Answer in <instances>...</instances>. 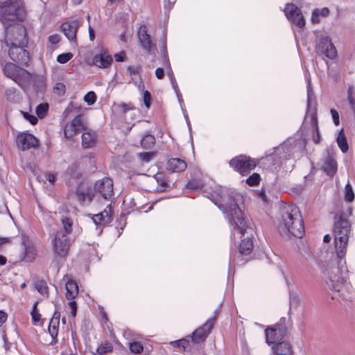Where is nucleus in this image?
Segmentation results:
<instances>
[{"mask_svg": "<svg viewBox=\"0 0 355 355\" xmlns=\"http://www.w3.org/2000/svg\"><path fill=\"white\" fill-rule=\"evenodd\" d=\"M215 194L216 196L211 194V201L223 211L234 229L244 234L249 226L244 213L239 206V202H242L243 196L239 193H224L221 188L216 191Z\"/></svg>", "mask_w": 355, "mask_h": 355, "instance_id": "obj_1", "label": "nucleus"}, {"mask_svg": "<svg viewBox=\"0 0 355 355\" xmlns=\"http://www.w3.org/2000/svg\"><path fill=\"white\" fill-rule=\"evenodd\" d=\"M278 231L282 236H293L302 238L304 234V225L299 208L293 205L284 207L282 211V220Z\"/></svg>", "mask_w": 355, "mask_h": 355, "instance_id": "obj_2", "label": "nucleus"}, {"mask_svg": "<svg viewBox=\"0 0 355 355\" xmlns=\"http://www.w3.org/2000/svg\"><path fill=\"white\" fill-rule=\"evenodd\" d=\"M350 230L351 225L349 220L343 216H340L334 223V243L337 256L340 259L345 256Z\"/></svg>", "mask_w": 355, "mask_h": 355, "instance_id": "obj_3", "label": "nucleus"}, {"mask_svg": "<svg viewBox=\"0 0 355 355\" xmlns=\"http://www.w3.org/2000/svg\"><path fill=\"white\" fill-rule=\"evenodd\" d=\"M17 32L20 37H16L15 41L10 42L9 55L16 63L26 64L29 62L28 52L24 49L28 43L26 29L24 26H19L17 28Z\"/></svg>", "mask_w": 355, "mask_h": 355, "instance_id": "obj_4", "label": "nucleus"}, {"mask_svg": "<svg viewBox=\"0 0 355 355\" xmlns=\"http://www.w3.org/2000/svg\"><path fill=\"white\" fill-rule=\"evenodd\" d=\"M24 12V10L20 0H8L0 2V20L6 26H10L11 22L18 19L21 20Z\"/></svg>", "mask_w": 355, "mask_h": 355, "instance_id": "obj_5", "label": "nucleus"}, {"mask_svg": "<svg viewBox=\"0 0 355 355\" xmlns=\"http://www.w3.org/2000/svg\"><path fill=\"white\" fill-rule=\"evenodd\" d=\"M288 334L286 326V318H282L280 321L265 329L266 343L269 345L275 344L282 340Z\"/></svg>", "mask_w": 355, "mask_h": 355, "instance_id": "obj_6", "label": "nucleus"}, {"mask_svg": "<svg viewBox=\"0 0 355 355\" xmlns=\"http://www.w3.org/2000/svg\"><path fill=\"white\" fill-rule=\"evenodd\" d=\"M230 164L242 175H246L255 168L257 162L249 157L240 155L232 159Z\"/></svg>", "mask_w": 355, "mask_h": 355, "instance_id": "obj_7", "label": "nucleus"}, {"mask_svg": "<svg viewBox=\"0 0 355 355\" xmlns=\"http://www.w3.org/2000/svg\"><path fill=\"white\" fill-rule=\"evenodd\" d=\"M54 252L61 257H66L68 254L70 243L68 236L64 231L58 232L53 241Z\"/></svg>", "mask_w": 355, "mask_h": 355, "instance_id": "obj_8", "label": "nucleus"}, {"mask_svg": "<svg viewBox=\"0 0 355 355\" xmlns=\"http://www.w3.org/2000/svg\"><path fill=\"white\" fill-rule=\"evenodd\" d=\"M94 189L96 193H98L105 200H110L114 195L113 181L105 177L95 182Z\"/></svg>", "mask_w": 355, "mask_h": 355, "instance_id": "obj_9", "label": "nucleus"}, {"mask_svg": "<svg viewBox=\"0 0 355 355\" xmlns=\"http://www.w3.org/2000/svg\"><path fill=\"white\" fill-rule=\"evenodd\" d=\"M218 313L208 320L202 326L198 328L191 335L192 342L194 343H200L205 340L208 335L210 334L216 320Z\"/></svg>", "mask_w": 355, "mask_h": 355, "instance_id": "obj_10", "label": "nucleus"}, {"mask_svg": "<svg viewBox=\"0 0 355 355\" xmlns=\"http://www.w3.org/2000/svg\"><path fill=\"white\" fill-rule=\"evenodd\" d=\"M284 12L288 19L300 28L305 26V19L300 8L293 3H288L284 9Z\"/></svg>", "mask_w": 355, "mask_h": 355, "instance_id": "obj_11", "label": "nucleus"}, {"mask_svg": "<svg viewBox=\"0 0 355 355\" xmlns=\"http://www.w3.org/2000/svg\"><path fill=\"white\" fill-rule=\"evenodd\" d=\"M137 36L140 44L149 54H154L157 50L156 45L153 43L150 35L148 34V28L146 26L141 25L137 31Z\"/></svg>", "mask_w": 355, "mask_h": 355, "instance_id": "obj_12", "label": "nucleus"}, {"mask_svg": "<svg viewBox=\"0 0 355 355\" xmlns=\"http://www.w3.org/2000/svg\"><path fill=\"white\" fill-rule=\"evenodd\" d=\"M81 130H85V126L83 122V116L78 114L74 117L70 124L65 125L64 134L65 137L71 138L78 134Z\"/></svg>", "mask_w": 355, "mask_h": 355, "instance_id": "obj_13", "label": "nucleus"}, {"mask_svg": "<svg viewBox=\"0 0 355 355\" xmlns=\"http://www.w3.org/2000/svg\"><path fill=\"white\" fill-rule=\"evenodd\" d=\"M317 51L329 59H334L337 55L336 47L328 37H324L320 40L317 45Z\"/></svg>", "mask_w": 355, "mask_h": 355, "instance_id": "obj_14", "label": "nucleus"}, {"mask_svg": "<svg viewBox=\"0 0 355 355\" xmlns=\"http://www.w3.org/2000/svg\"><path fill=\"white\" fill-rule=\"evenodd\" d=\"M317 51L329 59H334L337 55L336 47L328 37H324L320 40L317 45Z\"/></svg>", "mask_w": 355, "mask_h": 355, "instance_id": "obj_15", "label": "nucleus"}, {"mask_svg": "<svg viewBox=\"0 0 355 355\" xmlns=\"http://www.w3.org/2000/svg\"><path fill=\"white\" fill-rule=\"evenodd\" d=\"M79 27L80 23L78 20L67 21L61 25V31L69 41L77 44L76 33Z\"/></svg>", "mask_w": 355, "mask_h": 355, "instance_id": "obj_16", "label": "nucleus"}, {"mask_svg": "<svg viewBox=\"0 0 355 355\" xmlns=\"http://www.w3.org/2000/svg\"><path fill=\"white\" fill-rule=\"evenodd\" d=\"M17 142L19 148L22 150L36 148L39 144L37 139L30 133L19 134L17 137Z\"/></svg>", "mask_w": 355, "mask_h": 355, "instance_id": "obj_17", "label": "nucleus"}, {"mask_svg": "<svg viewBox=\"0 0 355 355\" xmlns=\"http://www.w3.org/2000/svg\"><path fill=\"white\" fill-rule=\"evenodd\" d=\"M113 211L111 205H108L103 211L92 215L94 223L98 225H105L112 220Z\"/></svg>", "mask_w": 355, "mask_h": 355, "instance_id": "obj_18", "label": "nucleus"}, {"mask_svg": "<svg viewBox=\"0 0 355 355\" xmlns=\"http://www.w3.org/2000/svg\"><path fill=\"white\" fill-rule=\"evenodd\" d=\"M187 167L186 162L180 158H171L166 164V169L171 173L184 171Z\"/></svg>", "mask_w": 355, "mask_h": 355, "instance_id": "obj_19", "label": "nucleus"}, {"mask_svg": "<svg viewBox=\"0 0 355 355\" xmlns=\"http://www.w3.org/2000/svg\"><path fill=\"white\" fill-rule=\"evenodd\" d=\"M322 169L330 177H333L337 172V162L329 153L324 160Z\"/></svg>", "mask_w": 355, "mask_h": 355, "instance_id": "obj_20", "label": "nucleus"}, {"mask_svg": "<svg viewBox=\"0 0 355 355\" xmlns=\"http://www.w3.org/2000/svg\"><path fill=\"white\" fill-rule=\"evenodd\" d=\"M277 343L272 347L275 355H293V347L289 342L280 340Z\"/></svg>", "mask_w": 355, "mask_h": 355, "instance_id": "obj_21", "label": "nucleus"}, {"mask_svg": "<svg viewBox=\"0 0 355 355\" xmlns=\"http://www.w3.org/2000/svg\"><path fill=\"white\" fill-rule=\"evenodd\" d=\"M112 58L106 52L96 55L93 58L94 64L100 68H107L112 62Z\"/></svg>", "mask_w": 355, "mask_h": 355, "instance_id": "obj_22", "label": "nucleus"}, {"mask_svg": "<svg viewBox=\"0 0 355 355\" xmlns=\"http://www.w3.org/2000/svg\"><path fill=\"white\" fill-rule=\"evenodd\" d=\"M22 244L24 247V254L22 260L26 262L33 261L36 255L35 250L33 245L29 244L28 239L25 236H23Z\"/></svg>", "mask_w": 355, "mask_h": 355, "instance_id": "obj_23", "label": "nucleus"}, {"mask_svg": "<svg viewBox=\"0 0 355 355\" xmlns=\"http://www.w3.org/2000/svg\"><path fill=\"white\" fill-rule=\"evenodd\" d=\"M84 132L82 135V145L85 148H91L96 141V134L91 130H83Z\"/></svg>", "mask_w": 355, "mask_h": 355, "instance_id": "obj_24", "label": "nucleus"}, {"mask_svg": "<svg viewBox=\"0 0 355 355\" xmlns=\"http://www.w3.org/2000/svg\"><path fill=\"white\" fill-rule=\"evenodd\" d=\"M66 288V297L67 299L71 300L76 298L78 295V286L77 283L74 280H69L65 285Z\"/></svg>", "mask_w": 355, "mask_h": 355, "instance_id": "obj_25", "label": "nucleus"}, {"mask_svg": "<svg viewBox=\"0 0 355 355\" xmlns=\"http://www.w3.org/2000/svg\"><path fill=\"white\" fill-rule=\"evenodd\" d=\"M76 196L78 200L82 202H85L86 199H87L88 202H91L94 198L95 193L92 191L85 190L81 186H80L77 189Z\"/></svg>", "mask_w": 355, "mask_h": 355, "instance_id": "obj_26", "label": "nucleus"}, {"mask_svg": "<svg viewBox=\"0 0 355 355\" xmlns=\"http://www.w3.org/2000/svg\"><path fill=\"white\" fill-rule=\"evenodd\" d=\"M254 244L252 239H243L240 243L239 252L244 255L250 254L253 250Z\"/></svg>", "mask_w": 355, "mask_h": 355, "instance_id": "obj_27", "label": "nucleus"}, {"mask_svg": "<svg viewBox=\"0 0 355 355\" xmlns=\"http://www.w3.org/2000/svg\"><path fill=\"white\" fill-rule=\"evenodd\" d=\"M336 141L338 144V147L341 150L343 153L347 152L349 149L348 142L347 137L345 135V132L343 129H341L339 132L338 135L336 139Z\"/></svg>", "mask_w": 355, "mask_h": 355, "instance_id": "obj_28", "label": "nucleus"}, {"mask_svg": "<svg viewBox=\"0 0 355 355\" xmlns=\"http://www.w3.org/2000/svg\"><path fill=\"white\" fill-rule=\"evenodd\" d=\"M310 117H311V123L313 125L314 131L315 132V135H314L313 136V141L315 144H318L320 140V132H319V127H318V118H317L316 113L315 112H313L311 114Z\"/></svg>", "mask_w": 355, "mask_h": 355, "instance_id": "obj_29", "label": "nucleus"}, {"mask_svg": "<svg viewBox=\"0 0 355 355\" xmlns=\"http://www.w3.org/2000/svg\"><path fill=\"white\" fill-rule=\"evenodd\" d=\"M59 322L55 320H51L49 325V332L53 339L51 344L55 343L57 342V336L58 334Z\"/></svg>", "mask_w": 355, "mask_h": 355, "instance_id": "obj_30", "label": "nucleus"}, {"mask_svg": "<svg viewBox=\"0 0 355 355\" xmlns=\"http://www.w3.org/2000/svg\"><path fill=\"white\" fill-rule=\"evenodd\" d=\"M155 143V138L150 134L145 135L141 140V146L145 149H150Z\"/></svg>", "mask_w": 355, "mask_h": 355, "instance_id": "obj_31", "label": "nucleus"}, {"mask_svg": "<svg viewBox=\"0 0 355 355\" xmlns=\"http://www.w3.org/2000/svg\"><path fill=\"white\" fill-rule=\"evenodd\" d=\"M35 287L42 295L49 296V288L46 282L44 279H37L35 282Z\"/></svg>", "mask_w": 355, "mask_h": 355, "instance_id": "obj_32", "label": "nucleus"}, {"mask_svg": "<svg viewBox=\"0 0 355 355\" xmlns=\"http://www.w3.org/2000/svg\"><path fill=\"white\" fill-rule=\"evenodd\" d=\"M3 73L6 76L15 80L16 65L8 63L3 68Z\"/></svg>", "mask_w": 355, "mask_h": 355, "instance_id": "obj_33", "label": "nucleus"}, {"mask_svg": "<svg viewBox=\"0 0 355 355\" xmlns=\"http://www.w3.org/2000/svg\"><path fill=\"white\" fill-rule=\"evenodd\" d=\"M17 89L15 87L8 88L5 91V95L8 101L17 102L19 99V96L17 94Z\"/></svg>", "mask_w": 355, "mask_h": 355, "instance_id": "obj_34", "label": "nucleus"}, {"mask_svg": "<svg viewBox=\"0 0 355 355\" xmlns=\"http://www.w3.org/2000/svg\"><path fill=\"white\" fill-rule=\"evenodd\" d=\"M344 198L345 201L348 202H352L354 200V193L349 182L345 186Z\"/></svg>", "mask_w": 355, "mask_h": 355, "instance_id": "obj_35", "label": "nucleus"}, {"mask_svg": "<svg viewBox=\"0 0 355 355\" xmlns=\"http://www.w3.org/2000/svg\"><path fill=\"white\" fill-rule=\"evenodd\" d=\"M154 179L160 186V190L164 191L167 187V182L165 178V175L162 173H157L153 176Z\"/></svg>", "mask_w": 355, "mask_h": 355, "instance_id": "obj_36", "label": "nucleus"}, {"mask_svg": "<svg viewBox=\"0 0 355 355\" xmlns=\"http://www.w3.org/2000/svg\"><path fill=\"white\" fill-rule=\"evenodd\" d=\"M171 344L179 348H182L183 351H189L191 349L189 341L187 339H180L171 342Z\"/></svg>", "mask_w": 355, "mask_h": 355, "instance_id": "obj_37", "label": "nucleus"}, {"mask_svg": "<svg viewBox=\"0 0 355 355\" xmlns=\"http://www.w3.org/2000/svg\"><path fill=\"white\" fill-rule=\"evenodd\" d=\"M129 348L134 354H140L144 350V346L140 342L133 341L129 343Z\"/></svg>", "mask_w": 355, "mask_h": 355, "instance_id": "obj_38", "label": "nucleus"}, {"mask_svg": "<svg viewBox=\"0 0 355 355\" xmlns=\"http://www.w3.org/2000/svg\"><path fill=\"white\" fill-rule=\"evenodd\" d=\"M113 350V346L108 342L101 344L96 349L99 355H103L105 353L110 352Z\"/></svg>", "mask_w": 355, "mask_h": 355, "instance_id": "obj_39", "label": "nucleus"}, {"mask_svg": "<svg viewBox=\"0 0 355 355\" xmlns=\"http://www.w3.org/2000/svg\"><path fill=\"white\" fill-rule=\"evenodd\" d=\"M49 110L48 103H41L36 107V114L40 118H43Z\"/></svg>", "mask_w": 355, "mask_h": 355, "instance_id": "obj_40", "label": "nucleus"}, {"mask_svg": "<svg viewBox=\"0 0 355 355\" xmlns=\"http://www.w3.org/2000/svg\"><path fill=\"white\" fill-rule=\"evenodd\" d=\"M260 180L261 178L259 174L254 173L246 180V183L250 187H254L258 185Z\"/></svg>", "mask_w": 355, "mask_h": 355, "instance_id": "obj_41", "label": "nucleus"}, {"mask_svg": "<svg viewBox=\"0 0 355 355\" xmlns=\"http://www.w3.org/2000/svg\"><path fill=\"white\" fill-rule=\"evenodd\" d=\"M62 223L64 228L62 231L68 236L72 231V222L69 218H66L62 220Z\"/></svg>", "mask_w": 355, "mask_h": 355, "instance_id": "obj_42", "label": "nucleus"}, {"mask_svg": "<svg viewBox=\"0 0 355 355\" xmlns=\"http://www.w3.org/2000/svg\"><path fill=\"white\" fill-rule=\"evenodd\" d=\"M84 101L89 105H93L96 101V95L94 92H87L84 96Z\"/></svg>", "mask_w": 355, "mask_h": 355, "instance_id": "obj_43", "label": "nucleus"}, {"mask_svg": "<svg viewBox=\"0 0 355 355\" xmlns=\"http://www.w3.org/2000/svg\"><path fill=\"white\" fill-rule=\"evenodd\" d=\"M73 57V54L71 53H62L58 55L57 61L60 64H64L70 60Z\"/></svg>", "mask_w": 355, "mask_h": 355, "instance_id": "obj_44", "label": "nucleus"}, {"mask_svg": "<svg viewBox=\"0 0 355 355\" xmlns=\"http://www.w3.org/2000/svg\"><path fill=\"white\" fill-rule=\"evenodd\" d=\"M37 304L38 303L36 302L34 303L33 306V309L31 311L32 320L34 322H37L40 320L41 315L40 314L37 310Z\"/></svg>", "mask_w": 355, "mask_h": 355, "instance_id": "obj_45", "label": "nucleus"}, {"mask_svg": "<svg viewBox=\"0 0 355 355\" xmlns=\"http://www.w3.org/2000/svg\"><path fill=\"white\" fill-rule=\"evenodd\" d=\"M155 155L154 152H145L139 154V158L144 162H148Z\"/></svg>", "mask_w": 355, "mask_h": 355, "instance_id": "obj_46", "label": "nucleus"}, {"mask_svg": "<svg viewBox=\"0 0 355 355\" xmlns=\"http://www.w3.org/2000/svg\"><path fill=\"white\" fill-rule=\"evenodd\" d=\"M53 92L59 96L65 93V85L62 83H57L53 87Z\"/></svg>", "mask_w": 355, "mask_h": 355, "instance_id": "obj_47", "label": "nucleus"}, {"mask_svg": "<svg viewBox=\"0 0 355 355\" xmlns=\"http://www.w3.org/2000/svg\"><path fill=\"white\" fill-rule=\"evenodd\" d=\"M202 186V184L199 181L191 180L187 184L186 188L189 190L194 191L200 189Z\"/></svg>", "mask_w": 355, "mask_h": 355, "instance_id": "obj_48", "label": "nucleus"}, {"mask_svg": "<svg viewBox=\"0 0 355 355\" xmlns=\"http://www.w3.org/2000/svg\"><path fill=\"white\" fill-rule=\"evenodd\" d=\"M143 100L145 107L149 108L150 107L151 94L148 91L146 90L144 92Z\"/></svg>", "mask_w": 355, "mask_h": 355, "instance_id": "obj_49", "label": "nucleus"}, {"mask_svg": "<svg viewBox=\"0 0 355 355\" xmlns=\"http://www.w3.org/2000/svg\"><path fill=\"white\" fill-rule=\"evenodd\" d=\"M140 69L139 66H129L127 68V71L130 76H135L139 73Z\"/></svg>", "mask_w": 355, "mask_h": 355, "instance_id": "obj_50", "label": "nucleus"}, {"mask_svg": "<svg viewBox=\"0 0 355 355\" xmlns=\"http://www.w3.org/2000/svg\"><path fill=\"white\" fill-rule=\"evenodd\" d=\"M22 114H23V116L24 117L27 119L28 121H29V122L32 124V125H35L37 123V119L36 116H33V115H31L30 114H28V112H22Z\"/></svg>", "mask_w": 355, "mask_h": 355, "instance_id": "obj_51", "label": "nucleus"}, {"mask_svg": "<svg viewBox=\"0 0 355 355\" xmlns=\"http://www.w3.org/2000/svg\"><path fill=\"white\" fill-rule=\"evenodd\" d=\"M119 107L122 109V112L123 114L126 113L129 110H134V106L132 103H122L119 105Z\"/></svg>", "mask_w": 355, "mask_h": 355, "instance_id": "obj_52", "label": "nucleus"}, {"mask_svg": "<svg viewBox=\"0 0 355 355\" xmlns=\"http://www.w3.org/2000/svg\"><path fill=\"white\" fill-rule=\"evenodd\" d=\"M330 112L331 114L334 124L336 125H338L340 124L338 112L334 109H331Z\"/></svg>", "mask_w": 355, "mask_h": 355, "instance_id": "obj_53", "label": "nucleus"}, {"mask_svg": "<svg viewBox=\"0 0 355 355\" xmlns=\"http://www.w3.org/2000/svg\"><path fill=\"white\" fill-rule=\"evenodd\" d=\"M69 306H70V308L71 309V314L72 317H73V318L76 317V313H77V304H76V302L75 301H73V300H71L69 302Z\"/></svg>", "mask_w": 355, "mask_h": 355, "instance_id": "obj_54", "label": "nucleus"}, {"mask_svg": "<svg viewBox=\"0 0 355 355\" xmlns=\"http://www.w3.org/2000/svg\"><path fill=\"white\" fill-rule=\"evenodd\" d=\"M167 73H168V76L170 78V80L171 82V84L173 85V87L175 89H176V88L178 87V85H177V83H176V81H175V78L174 77V74L173 73V71H172V69L170 68L169 70H167Z\"/></svg>", "mask_w": 355, "mask_h": 355, "instance_id": "obj_55", "label": "nucleus"}, {"mask_svg": "<svg viewBox=\"0 0 355 355\" xmlns=\"http://www.w3.org/2000/svg\"><path fill=\"white\" fill-rule=\"evenodd\" d=\"M320 15L317 10H313L311 15V21L313 24H318L320 21Z\"/></svg>", "mask_w": 355, "mask_h": 355, "instance_id": "obj_56", "label": "nucleus"}, {"mask_svg": "<svg viewBox=\"0 0 355 355\" xmlns=\"http://www.w3.org/2000/svg\"><path fill=\"white\" fill-rule=\"evenodd\" d=\"M315 10L318 11L319 15L323 17H327L330 13L329 9L327 7L322 8V9L316 8Z\"/></svg>", "mask_w": 355, "mask_h": 355, "instance_id": "obj_57", "label": "nucleus"}, {"mask_svg": "<svg viewBox=\"0 0 355 355\" xmlns=\"http://www.w3.org/2000/svg\"><path fill=\"white\" fill-rule=\"evenodd\" d=\"M114 58L116 61L117 62H123L125 58V53L124 51H121L120 53H116L114 55Z\"/></svg>", "mask_w": 355, "mask_h": 355, "instance_id": "obj_58", "label": "nucleus"}, {"mask_svg": "<svg viewBox=\"0 0 355 355\" xmlns=\"http://www.w3.org/2000/svg\"><path fill=\"white\" fill-rule=\"evenodd\" d=\"M19 26H23L20 25V24H17L16 26H14L11 29V32L12 33V35H13V41H15L16 37H20L19 33L17 32V28Z\"/></svg>", "mask_w": 355, "mask_h": 355, "instance_id": "obj_59", "label": "nucleus"}, {"mask_svg": "<svg viewBox=\"0 0 355 355\" xmlns=\"http://www.w3.org/2000/svg\"><path fill=\"white\" fill-rule=\"evenodd\" d=\"M49 41L51 44H56L60 42V37L58 35H53L49 37Z\"/></svg>", "mask_w": 355, "mask_h": 355, "instance_id": "obj_60", "label": "nucleus"}, {"mask_svg": "<svg viewBox=\"0 0 355 355\" xmlns=\"http://www.w3.org/2000/svg\"><path fill=\"white\" fill-rule=\"evenodd\" d=\"M155 76L158 79H162L164 76V70L162 68H157L155 70Z\"/></svg>", "mask_w": 355, "mask_h": 355, "instance_id": "obj_61", "label": "nucleus"}, {"mask_svg": "<svg viewBox=\"0 0 355 355\" xmlns=\"http://www.w3.org/2000/svg\"><path fill=\"white\" fill-rule=\"evenodd\" d=\"M163 62H164V66L166 67V70H169L170 68H171L168 57L166 54H164L163 56Z\"/></svg>", "mask_w": 355, "mask_h": 355, "instance_id": "obj_62", "label": "nucleus"}, {"mask_svg": "<svg viewBox=\"0 0 355 355\" xmlns=\"http://www.w3.org/2000/svg\"><path fill=\"white\" fill-rule=\"evenodd\" d=\"M7 314L3 311H0V327L6 321Z\"/></svg>", "mask_w": 355, "mask_h": 355, "instance_id": "obj_63", "label": "nucleus"}, {"mask_svg": "<svg viewBox=\"0 0 355 355\" xmlns=\"http://www.w3.org/2000/svg\"><path fill=\"white\" fill-rule=\"evenodd\" d=\"M257 195L263 201V202H266L267 201V197H266V192H265V190L263 189H261L260 191L257 192Z\"/></svg>", "mask_w": 355, "mask_h": 355, "instance_id": "obj_64", "label": "nucleus"}]
</instances>
